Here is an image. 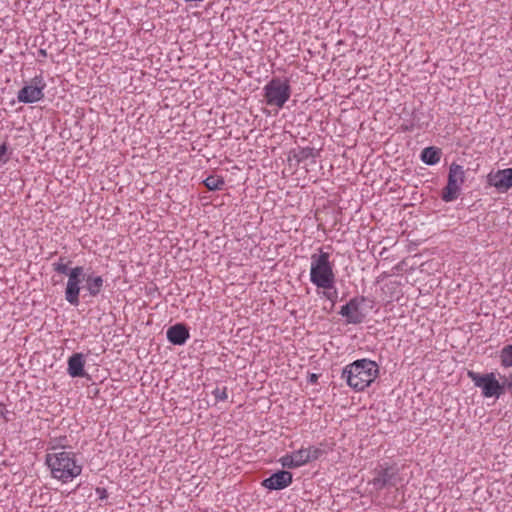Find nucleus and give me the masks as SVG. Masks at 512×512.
<instances>
[{"label": "nucleus", "mask_w": 512, "mask_h": 512, "mask_svg": "<svg viewBox=\"0 0 512 512\" xmlns=\"http://www.w3.org/2000/svg\"><path fill=\"white\" fill-rule=\"evenodd\" d=\"M465 181V170L463 166L453 162L449 166L447 185L442 189L441 199L444 202L456 200L461 191V185Z\"/></svg>", "instance_id": "obj_6"}, {"label": "nucleus", "mask_w": 512, "mask_h": 512, "mask_svg": "<svg viewBox=\"0 0 512 512\" xmlns=\"http://www.w3.org/2000/svg\"><path fill=\"white\" fill-rule=\"evenodd\" d=\"M442 156V150L435 146H429L422 150L420 154V159L426 165H435L437 164Z\"/></svg>", "instance_id": "obj_15"}, {"label": "nucleus", "mask_w": 512, "mask_h": 512, "mask_svg": "<svg viewBox=\"0 0 512 512\" xmlns=\"http://www.w3.org/2000/svg\"><path fill=\"white\" fill-rule=\"evenodd\" d=\"M85 288L87 289L89 295L91 297H96L100 294L102 291L104 280L102 276H95V275H85Z\"/></svg>", "instance_id": "obj_16"}, {"label": "nucleus", "mask_w": 512, "mask_h": 512, "mask_svg": "<svg viewBox=\"0 0 512 512\" xmlns=\"http://www.w3.org/2000/svg\"><path fill=\"white\" fill-rule=\"evenodd\" d=\"M467 376L473 382L475 387L481 389L482 395L485 398H499L504 394V385H501L493 372L480 374L473 370H468Z\"/></svg>", "instance_id": "obj_5"}, {"label": "nucleus", "mask_w": 512, "mask_h": 512, "mask_svg": "<svg viewBox=\"0 0 512 512\" xmlns=\"http://www.w3.org/2000/svg\"><path fill=\"white\" fill-rule=\"evenodd\" d=\"M318 379L317 375L316 374H311L310 375V382H316Z\"/></svg>", "instance_id": "obj_30"}, {"label": "nucleus", "mask_w": 512, "mask_h": 512, "mask_svg": "<svg viewBox=\"0 0 512 512\" xmlns=\"http://www.w3.org/2000/svg\"><path fill=\"white\" fill-rule=\"evenodd\" d=\"M293 481V475L286 470H279L262 481V486L268 490H282Z\"/></svg>", "instance_id": "obj_12"}, {"label": "nucleus", "mask_w": 512, "mask_h": 512, "mask_svg": "<svg viewBox=\"0 0 512 512\" xmlns=\"http://www.w3.org/2000/svg\"><path fill=\"white\" fill-rule=\"evenodd\" d=\"M487 182L490 186L496 188L500 193H505L512 188V168L498 170L495 173H489Z\"/></svg>", "instance_id": "obj_11"}, {"label": "nucleus", "mask_w": 512, "mask_h": 512, "mask_svg": "<svg viewBox=\"0 0 512 512\" xmlns=\"http://www.w3.org/2000/svg\"><path fill=\"white\" fill-rule=\"evenodd\" d=\"M305 450L306 453H309V462L319 459L323 454V450L315 446H310L305 448Z\"/></svg>", "instance_id": "obj_23"}, {"label": "nucleus", "mask_w": 512, "mask_h": 512, "mask_svg": "<svg viewBox=\"0 0 512 512\" xmlns=\"http://www.w3.org/2000/svg\"><path fill=\"white\" fill-rule=\"evenodd\" d=\"M95 492L100 500H105L108 498V491L103 487H97Z\"/></svg>", "instance_id": "obj_27"}, {"label": "nucleus", "mask_w": 512, "mask_h": 512, "mask_svg": "<svg viewBox=\"0 0 512 512\" xmlns=\"http://www.w3.org/2000/svg\"><path fill=\"white\" fill-rule=\"evenodd\" d=\"M65 275L68 276V281L65 288V300L72 306H78L80 302L79 295L81 284L83 281H85L84 267H73Z\"/></svg>", "instance_id": "obj_7"}, {"label": "nucleus", "mask_w": 512, "mask_h": 512, "mask_svg": "<svg viewBox=\"0 0 512 512\" xmlns=\"http://www.w3.org/2000/svg\"><path fill=\"white\" fill-rule=\"evenodd\" d=\"M38 54H39V56H41L42 58H46V57H47V51H46V49H42V48H41V49H39V50H38Z\"/></svg>", "instance_id": "obj_29"}, {"label": "nucleus", "mask_w": 512, "mask_h": 512, "mask_svg": "<svg viewBox=\"0 0 512 512\" xmlns=\"http://www.w3.org/2000/svg\"><path fill=\"white\" fill-rule=\"evenodd\" d=\"M366 301L364 296H356L343 305L339 314L345 318L347 324H360L365 319V314L360 311L361 305Z\"/></svg>", "instance_id": "obj_9"}, {"label": "nucleus", "mask_w": 512, "mask_h": 512, "mask_svg": "<svg viewBox=\"0 0 512 512\" xmlns=\"http://www.w3.org/2000/svg\"><path fill=\"white\" fill-rule=\"evenodd\" d=\"M85 362V357L82 353L72 354L67 361L68 374L73 378H80L86 376L87 374L84 369Z\"/></svg>", "instance_id": "obj_14"}, {"label": "nucleus", "mask_w": 512, "mask_h": 512, "mask_svg": "<svg viewBox=\"0 0 512 512\" xmlns=\"http://www.w3.org/2000/svg\"><path fill=\"white\" fill-rule=\"evenodd\" d=\"M316 152L315 149L312 147H304L299 148L297 152L294 154V158L298 163L303 162L309 158H315Z\"/></svg>", "instance_id": "obj_18"}, {"label": "nucleus", "mask_w": 512, "mask_h": 512, "mask_svg": "<svg viewBox=\"0 0 512 512\" xmlns=\"http://www.w3.org/2000/svg\"><path fill=\"white\" fill-rule=\"evenodd\" d=\"M65 259V257H60L57 262L52 264L53 270L55 272L64 275L70 271L71 268L68 267V264L71 263V261L65 263Z\"/></svg>", "instance_id": "obj_21"}, {"label": "nucleus", "mask_w": 512, "mask_h": 512, "mask_svg": "<svg viewBox=\"0 0 512 512\" xmlns=\"http://www.w3.org/2000/svg\"><path fill=\"white\" fill-rule=\"evenodd\" d=\"M166 337L173 345H184L190 337L188 327L183 323H177L167 329Z\"/></svg>", "instance_id": "obj_13"}, {"label": "nucleus", "mask_w": 512, "mask_h": 512, "mask_svg": "<svg viewBox=\"0 0 512 512\" xmlns=\"http://www.w3.org/2000/svg\"><path fill=\"white\" fill-rule=\"evenodd\" d=\"M500 362L505 368L512 367V344L502 348L500 351Z\"/></svg>", "instance_id": "obj_19"}, {"label": "nucleus", "mask_w": 512, "mask_h": 512, "mask_svg": "<svg viewBox=\"0 0 512 512\" xmlns=\"http://www.w3.org/2000/svg\"><path fill=\"white\" fill-rule=\"evenodd\" d=\"M203 184L210 191H218L223 189L225 181L221 176L210 175L203 181Z\"/></svg>", "instance_id": "obj_17"}, {"label": "nucleus", "mask_w": 512, "mask_h": 512, "mask_svg": "<svg viewBox=\"0 0 512 512\" xmlns=\"http://www.w3.org/2000/svg\"><path fill=\"white\" fill-rule=\"evenodd\" d=\"M212 394L213 396L215 397V399L217 401H224L228 398V394H227V387H216L213 391H212Z\"/></svg>", "instance_id": "obj_24"}, {"label": "nucleus", "mask_w": 512, "mask_h": 512, "mask_svg": "<svg viewBox=\"0 0 512 512\" xmlns=\"http://www.w3.org/2000/svg\"><path fill=\"white\" fill-rule=\"evenodd\" d=\"M45 464L50 469L51 476L62 483L72 481L82 472V465L78 463L76 454L64 450L47 453Z\"/></svg>", "instance_id": "obj_2"}, {"label": "nucleus", "mask_w": 512, "mask_h": 512, "mask_svg": "<svg viewBox=\"0 0 512 512\" xmlns=\"http://www.w3.org/2000/svg\"><path fill=\"white\" fill-rule=\"evenodd\" d=\"M333 291L331 292L330 290H324L323 291V296L330 300L332 302V305H334V303L336 302V299H337V290L336 288H332Z\"/></svg>", "instance_id": "obj_26"}, {"label": "nucleus", "mask_w": 512, "mask_h": 512, "mask_svg": "<svg viewBox=\"0 0 512 512\" xmlns=\"http://www.w3.org/2000/svg\"><path fill=\"white\" fill-rule=\"evenodd\" d=\"M45 87L46 83L42 75L35 76L29 85H25L18 91L17 99L25 104L38 102L44 98Z\"/></svg>", "instance_id": "obj_8"}, {"label": "nucleus", "mask_w": 512, "mask_h": 512, "mask_svg": "<svg viewBox=\"0 0 512 512\" xmlns=\"http://www.w3.org/2000/svg\"><path fill=\"white\" fill-rule=\"evenodd\" d=\"M310 281L323 290H331L335 284L333 263L330 262V254L321 248L319 253L311 255Z\"/></svg>", "instance_id": "obj_3"}, {"label": "nucleus", "mask_w": 512, "mask_h": 512, "mask_svg": "<svg viewBox=\"0 0 512 512\" xmlns=\"http://www.w3.org/2000/svg\"><path fill=\"white\" fill-rule=\"evenodd\" d=\"M379 375V366L375 361L367 358L358 359L346 365L341 378L356 392L364 391Z\"/></svg>", "instance_id": "obj_1"}, {"label": "nucleus", "mask_w": 512, "mask_h": 512, "mask_svg": "<svg viewBox=\"0 0 512 512\" xmlns=\"http://www.w3.org/2000/svg\"><path fill=\"white\" fill-rule=\"evenodd\" d=\"M280 463L284 468L288 469H295L298 468L297 464L295 463V460L292 456V454H286L283 457L280 458Z\"/></svg>", "instance_id": "obj_22"}, {"label": "nucleus", "mask_w": 512, "mask_h": 512, "mask_svg": "<svg viewBox=\"0 0 512 512\" xmlns=\"http://www.w3.org/2000/svg\"><path fill=\"white\" fill-rule=\"evenodd\" d=\"M9 160L7 143L0 144V164H5Z\"/></svg>", "instance_id": "obj_25"}, {"label": "nucleus", "mask_w": 512, "mask_h": 512, "mask_svg": "<svg viewBox=\"0 0 512 512\" xmlns=\"http://www.w3.org/2000/svg\"><path fill=\"white\" fill-rule=\"evenodd\" d=\"M292 93L288 78L273 77L263 87V97L268 106L283 108L290 99Z\"/></svg>", "instance_id": "obj_4"}, {"label": "nucleus", "mask_w": 512, "mask_h": 512, "mask_svg": "<svg viewBox=\"0 0 512 512\" xmlns=\"http://www.w3.org/2000/svg\"><path fill=\"white\" fill-rule=\"evenodd\" d=\"M371 484L380 491L386 487H394L398 481V470L395 467L381 468L375 471Z\"/></svg>", "instance_id": "obj_10"}, {"label": "nucleus", "mask_w": 512, "mask_h": 512, "mask_svg": "<svg viewBox=\"0 0 512 512\" xmlns=\"http://www.w3.org/2000/svg\"><path fill=\"white\" fill-rule=\"evenodd\" d=\"M294 460H295V463L297 464L298 467H301L307 463H309V453H306V450L305 448H301L297 451H294L291 453Z\"/></svg>", "instance_id": "obj_20"}, {"label": "nucleus", "mask_w": 512, "mask_h": 512, "mask_svg": "<svg viewBox=\"0 0 512 512\" xmlns=\"http://www.w3.org/2000/svg\"><path fill=\"white\" fill-rule=\"evenodd\" d=\"M504 379V382L501 383V385H504V391L506 389L511 390L512 389V374H510L508 377L502 376Z\"/></svg>", "instance_id": "obj_28"}]
</instances>
